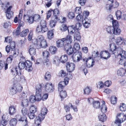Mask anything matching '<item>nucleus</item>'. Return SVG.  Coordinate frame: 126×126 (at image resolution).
I'll use <instances>...</instances> for the list:
<instances>
[{
    "mask_svg": "<svg viewBox=\"0 0 126 126\" xmlns=\"http://www.w3.org/2000/svg\"><path fill=\"white\" fill-rule=\"evenodd\" d=\"M43 84H39L36 87V94H41V88L42 87Z\"/></svg>",
    "mask_w": 126,
    "mask_h": 126,
    "instance_id": "aec40b11",
    "label": "nucleus"
},
{
    "mask_svg": "<svg viewBox=\"0 0 126 126\" xmlns=\"http://www.w3.org/2000/svg\"><path fill=\"white\" fill-rule=\"evenodd\" d=\"M47 109L45 107H43L41 109V113L45 115L47 113Z\"/></svg>",
    "mask_w": 126,
    "mask_h": 126,
    "instance_id": "69168bd1",
    "label": "nucleus"
},
{
    "mask_svg": "<svg viewBox=\"0 0 126 126\" xmlns=\"http://www.w3.org/2000/svg\"><path fill=\"white\" fill-rule=\"evenodd\" d=\"M80 15H78L77 16L76 19L78 21H82V22L83 20V17L82 15L80 16Z\"/></svg>",
    "mask_w": 126,
    "mask_h": 126,
    "instance_id": "bf43d9fd",
    "label": "nucleus"
},
{
    "mask_svg": "<svg viewBox=\"0 0 126 126\" xmlns=\"http://www.w3.org/2000/svg\"><path fill=\"white\" fill-rule=\"evenodd\" d=\"M12 55H9L7 59L6 63H11L12 61L13 58H15L17 56V54L16 51H13L12 52Z\"/></svg>",
    "mask_w": 126,
    "mask_h": 126,
    "instance_id": "9b49d317",
    "label": "nucleus"
},
{
    "mask_svg": "<svg viewBox=\"0 0 126 126\" xmlns=\"http://www.w3.org/2000/svg\"><path fill=\"white\" fill-rule=\"evenodd\" d=\"M54 36V33L53 31L51 30L47 32V37L48 38L50 39H51L53 38Z\"/></svg>",
    "mask_w": 126,
    "mask_h": 126,
    "instance_id": "c03bdc74",
    "label": "nucleus"
},
{
    "mask_svg": "<svg viewBox=\"0 0 126 126\" xmlns=\"http://www.w3.org/2000/svg\"><path fill=\"white\" fill-rule=\"evenodd\" d=\"M17 116V118L19 121L22 122L24 121H25V122L27 121V117L26 116H23L22 117L20 115H18Z\"/></svg>",
    "mask_w": 126,
    "mask_h": 126,
    "instance_id": "e433bc0d",
    "label": "nucleus"
},
{
    "mask_svg": "<svg viewBox=\"0 0 126 126\" xmlns=\"http://www.w3.org/2000/svg\"><path fill=\"white\" fill-rule=\"evenodd\" d=\"M82 22L84 23V27L85 28H87L90 26L91 21V19H89L87 18H85Z\"/></svg>",
    "mask_w": 126,
    "mask_h": 126,
    "instance_id": "dca6fc26",
    "label": "nucleus"
},
{
    "mask_svg": "<svg viewBox=\"0 0 126 126\" xmlns=\"http://www.w3.org/2000/svg\"><path fill=\"white\" fill-rule=\"evenodd\" d=\"M29 32V30L28 29H26L22 32L20 34V35L21 37L25 36L27 35Z\"/></svg>",
    "mask_w": 126,
    "mask_h": 126,
    "instance_id": "37998d69",
    "label": "nucleus"
},
{
    "mask_svg": "<svg viewBox=\"0 0 126 126\" xmlns=\"http://www.w3.org/2000/svg\"><path fill=\"white\" fill-rule=\"evenodd\" d=\"M29 100L32 103H33L36 101L35 96L32 95L29 97Z\"/></svg>",
    "mask_w": 126,
    "mask_h": 126,
    "instance_id": "e2e57ef3",
    "label": "nucleus"
},
{
    "mask_svg": "<svg viewBox=\"0 0 126 126\" xmlns=\"http://www.w3.org/2000/svg\"><path fill=\"white\" fill-rule=\"evenodd\" d=\"M100 103L98 101H94L93 102V106L95 109L99 108L100 107Z\"/></svg>",
    "mask_w": 126,
    "mask_h": 126,
    "instance_id": "c9c22d12",
    "label": "nucleus"
},
{
    "mask_svg": "<svg viewBox=\"0 0 126 126\" xmlns=\"http://www.w3.org/2000/svg\"><path fill=\"white\" fill-rule=\"evenodd\" d=\"M25 62H21L18 64V68L16 67L12 68L11 70V72L14 76H17L18 73L20 75L21 69H24L25 67Z\"/></svg>",
    "mask_w": 126,
    "mask_h": 126,
    "instance_id": "7ed1b4c3",
    "label": "nucleus"
},
{
    "mask_svg": "<svg viewBox=\"0 0 126 126\" xmlns=\"http://www.w3.org/2000/svg\"><path fill=\"white\" fill-rule=\"evenodd\" d=\"M109 46L110 53L118 56L120 55L121 57L120 59H123L126 58V52L121 47H117L114 45L111 44L109 45Z\"/></svg>",
    "mask_w": 126,
    "mask_h": 126,
    "instance_id": "f257e3e1",
    "label": "nucleus"
},
{
    "mask_svg": "<svg viewBox=\"0 0 126 126\" xmlns=\"http://www.w3.org/2000/svg\"><path fill=\"white\" fill-rule=\"evenodd\" d=\"M109 52L110 51H109ZM110 53L105 50L104 51H102L101 52L100 54L101 58H103L107 60L110 57ZM111 54H112L110 53Z\"/></svg>",
    "mask_w": 126,
    "mask_h": 126,
    "instance_id": "9d476101",
    "label": "nucleus"
},
{
    "mask_svg": "<svg viewBox=\"0 0 126 126\" xmlns=\"http://www.w3.org/2000/svg\"><path fill=\"white\" fill-rule=\"evenodd\" d=\"M68 60V58L65 55H64L60 57L59 60L60 62L62 63H65Z\"/></svg>",
    "mask_w": 126,
    "mask_h": 126,
    "instance_id": "2f4dec72",
    "label": "nucleus"
},
{
    "mask_svg": "<svg viewBox=\"0 0 126 126\" xmlns=\"http://www.w3.org/2000/svg\"><path fill=\"white\" fill-rule=\"evenodd\" d=\"M23 116H25L28 114V110L26 108H23L21 110Z\"/></svg>",
    "mask_w": 126,
    "mask_h": 126,
    "instance_id": "13d9d810",
    "label": "nucleus"
},
{
    "mask_svg": "<svg viewBox=\"0 0 126 126\" xmlns=\"http://www.w3.org/2000/svg\"><path fill=\"white\" fill-rule=\"evenodd\" d=\"M66 85L63 81H61L59 83L58 86L59 91H62L65 86Z\"/></svg>",
    "mask_w": 126,
    "mask_h": 126,
    "instance_id": "393cba45",
    "label": "nucleus"
},
{
    "mask_svg": "<svg viewBox=\"0 0 126 126\" xmlns=\"http://www.w3.org/2000/svg\"><path fill=\"white\" fill-rule=\"evenodd\" d=\"M121 32L120 29L118 27L114 28L113 32V34L115 35H119Z\"/></svg>",
    "mask_w": 126,
    "mask_h": 126,
    "instance_id": "4c0bfd02",
    "label": "nucleus"
},
{
    "mask_svg": "<svg viewBox=\"0 0 126 126\" xmlns=\"http://www.w3.org/2000/svg\"><path fill=\"white\" fill-rule=\"evenodd\" d=\"M36 31L38 32H42V33H44L47 31L45 29H43V28L41 27L40 26H39L38 25L36 28Z\"/></svg>",
    "mask_w": 126,
    "mask_h": 126,
    "instance_id": "473e14b6",
    "label": "nucleus"
},
{
    "mask_svg": "<svg viewBox=\"0 0 126 126\" xmlns=\"http://www.w3.org/2000/svg\"><path fill=\"white\" fill-rule=\"evenodd\" d=\"M32 63L29 61L25 62V69L29 72L32 71Z\"/></svg>",
    "mask_w": 126,
    "mask_h": 126,
    "instance_id": "2eb2a0df",
    "label": "nucleus"
},
{
    "mask_svg": "<svg viewBox=\"0 0 126 126\" xmlns=\"http://www.w3.org/2000/svg\"><path fill=\"white\" fill-rule=\"evenodd\" d=\"M80 7H77L75 9V13L80 15L81 13V9Z\"/></svg>",
    "mask_w": 126,
    "mask_h": 126,
    "instance_id": "6e6d98bb",
    "label": "nucleus"
},
{
    "mask_svg": "<svg viewBox=\"0 0 126 126\" xmlns=\"http://www.w3.org/2000/svg\"><path fill=\"white\" fill-rule=\"evenodd\" d=\"M119 64L121 65H123L124 66H126V58H124L123 59H120L118 62Z\"/></svg>",
    "mask_w": 126,
    "mask_h": 126,
    "instance_id": "a19ab883",
    "label": "nucleus"
},
{
    "mask_svg": "<svg viewBox=\"0 0 126 126\" xmlns=\"http://www.w3.org/2000/svg\"><path fill=\"white\" fill-rule=\"evenodd\" d=\"M23 88L22 87L20 84H18L15 87V89H16L17 92H20L22 90Z\"/></svg>",
    "mask_w": 126,
    "mask_h": 126,
    "instance_id": "3c124183",
    "label": "nucleus"
},
{
    "mask_svg": "<svg viewBox=\"0 0 126 126\" xmlns=\"http://www.w3.org/2000/svg\"><path fill=\"white\" fill-rule=\"evenodd\" d=\"M12 8V6H9L7 8L6 10V16L7 18L9 19H10L13 15V13L12 11H11Z\"/></svg>",
    "mask_w": 126,
    "mask_h": 126,
    "instance_id": "ddd939ff",
    "label": "nucleus"
},
{
    "mask_svg": "<svg viewBox=\"0 0 126 126\" xmlns=\"http://www.w3.org/2000/svg\"><path fill=\"white\" fill-rule=\"evenodd\" d=\"M72 41V37L70 35H68L66 37L57 41L56 46L58 47H63L64 49L65 45H67L69 43H71Z\"/></svg>",
    "mask_w": 126,
    "mask_h": 126,
    "instance_id": "f03ea898",
    "label": "nucleus"
},
{
    "mask_svg": "<svg viewBox=\"0 0 126 126\" xmlns=\"http://www.w3.org/2000/svg\"><path fill=\"white\" fill-rule=\"evenodd\" d=\"M58 20V19H57L56 18H55V19H52L50 21L49 25L52 28L54 27L56 25L57 21Z\"/></svg>",
    "mask_w": 126,
    "mask_h": 126,
    "instance_id": "cd10ccee",
    "label": "nucleus"
},
{
    "mask_svg": "<svg viewBox=\"0 0 126 126\" xmlns=\"http://www.w3.org/2000/svg\"><path fill=\"white\" fill-rule=\"evenodd\" d=\"M117 98L115 96H111L110 98V101L111 104H114L116 103Z\"/></svg>",
    "mask_w": 126,
    "mask_h": 126,
    "instance_id": "5fc2aeb1",
    "label": "nucleus"
},
{
    "mask_svg": "<svg viewBox=\"0 0 126 126\" xmlns=\"http://www.w3.org/2000/svg\"><path fill=\"white\" fill-rule=\"evenodd\" d=\"M51 75L50 73L49 72H47L45 75V79L46 80H48L50 79Z\"/></svg>",
    "mask_w": 126,
    "mask_h": 126,
    "instance_id": "79ce46f5",
    "label": "nucleus"
},
{
    "mask_svg": "<svg viewBox=\"0 0 126 126\" xmlns=\"http://www.w3.org/2000/svg\"><path fill=\"white\" fill-rule=\"evenodd\" d=\"M66 64L67 69L68 72H71L74 70L75 66L74 63H70L68 62Z\"/></svg>",
    "mask_w": 126,
    "mask_h": 126,
    "instance_id": "f8f14e48",
    "label": "nucleus"
},
{
    "mask_svg": "<svg viewBox=\"0 0 126 126\" xmlns=\"http://www.w3.org/2000/svg\"><path fill=\"white\" fill-rule=\"evenodd\" d=\"M98 118L99 120L102 122H104V121L106 120L107 119L106 115L103 113H102V114H100L99 115Z\"/></svg>",
    "mask_w": 126,
    "mask_h": 126,
    "instance_id": "c756f323",
    "label": "nucleus"
},
{
    "mask_svg": "<svg viewBox=\"0 0 126 126\" xmlns=\"http://www.w3.org/2000/svg\"><path fill=\"white\" fill-rule=\"evenodd\" d=\"M17 121L15 118H13L10 121V124L11 126H15L16 125Z\"/></svg>",
    "mask_w": 126,
    "mask_h": 126,
    "instance_id": "09e8293b",
    "label": "nucleus"
},
{
    "mask_svg": "<svg viewBox=\"0 0 126 126\" xmlns=\"http://www.w3.org/2000/svg\"><path fill=\"white\" fill-rule=\"evenodd\" d=\"M117 72L118 75L121 76H123L124 75L125 71L123 68L120 69L118 70Z\"/></svg>",
    "mask_w": 126,
    "mask_h": 126,
    "instance_id": "de8ad7c7",
    "label": "nucleus"
},
{
    "mask_svg": "<svg viewBox=\"0 0 126 126\" xmlns=\"http://www.w3.org/2000/svg\"><path fill=\"white\" fill-rule=\"evenodd\" d=\"M29 103L28 100L24 99L22 100L21 105L23 107H27Z\"/></svg>",
    "mask_w": 126,
    "mask_h": 126,
    "instance_id": "a18cd8bd",
    "label": "nucleus"
},
{
    "mask_svg": "<svg viewBox=\"0 0 126 126\" xmlns=\"http://www.w3.org/2000/svg\"><path fill=\"white\" fill-rule=\"evenodd\" d=\"M82 53L81 52H75L72 57L73 62L75 63L78 62L83 58L82 57Z\"/></svg>",
    "mask_w": 126,
    "mask_h": 126,
    "instance_id": "20e7f679",
    "label": "nucleus"
},
{
    "mask_svg": "<svg viewBox=\"0 0 126 126\" xmlns=\"http://www.w3.org/2000/svg\"><path fill=\"white\" fill-rule=\"evenodd\" d=\"M42 55L44 57L43 63L44 64L47 65L49 63L48 58L49 56V53L48 51H45L43 52Z\"/></svg>",
    "mask_w": 126,
    "mask_h": 126,
    "instance_id": "0eeeda50",
    "label": "nucleus"
},
{
    "mask_svg": "<svg viewBox=\"0 0 126 126\" xmlns=\"http://www.w3.org/2000/svg\"><path fill=\"white\" fill-rule=\"evenodd\" d=\"M40 26L45 29L47 31V28L46 26L47 24L46 21L44 20H42L40 22Z\"/></svg>",
    "mask_w": 126,
    "mask_h": 126,
    "instance_id": "c85d7f7f",
    "label": "nucleus"
},
{
    "mask_svg": "<svg viewBox=\"0 0 126 126\" xmlns=\"http://www.w3.org/2000/svg\"><path fill=\"white\" fill-rule=\"evenodd\" d=\"M24 19H26L30 24L32 23L34 20L33 17L29 16L27 14L24 15Z\"/></svg>",
    "mask_w": 126,
    "mask_h": 126,
    "instance_id": "4be33fe9",
    "label": "nucleus"
},
{
    "mask_svg": "<svg viewBox=\"0 0 126 126\" xmlns=\"http://www.w3.org/2000/svg\"><path fill=\"white\" fill-rule=\"evenodd\" d=\"M16 112V107L13 105L9 107V113L10 115H13Z\"/></svg>",
    "mask_w": 126,
    "mask_h": 126,
    "instance_id": "6ab92c4d",
    "label": "nucleus"
},
{
    "mask_svg": "<svg viewBox=\"0 0 126 126\" xmlns=\"http://www.w3.org/2000/svg\"><path fill=\"white\" fill-rule=\"evenodd\" d=\"M52 12L53 15L52 17V19H55V18L57 19H58V16L59 14V10L58 9H55L53 10Z\"/></svg>",
    "mask_w": 126,
    "mask_h": 126,
    "instance_id": "f3484780",
    "label": "nucleus"
},
{
    "mask_svg": "<svg viewBox=\"0 0 126 126\" xmlns=\"http://www.w3.org/2000/svg\"><path fill=\"white\" fill-rule=\"evenodd\" d=\"M74 38L77 41L79 40L81 38L80 33L78 31L76 32L74 36Z\"/></svg>",
    "mask_w": 126,
    "mask_h": 126,
    "instance_id": "ea45409f",
    "label": "nucleus"
},
{
    "mask_svg": "<svg viewBox=\"0 0 126 126\" xmlns=\"http://www.w3.org/2000/svg\"><path fill=\"white\" fill-rule=\"evenodd\" d=\"M35 113L30 112L28 113V116L30 119H33L35 117V116L34 114Z\"/></svg>",
    "mask_w": 126,
    "mask_h": 126,
    "instance_id": "052dcab7",
    "label": "nucleus"
},
{
    "mask_svg": "<svg viewBox=\"0 0 126 126\" xmlns=\"http://www.w3.org/2000/svg\"><path fill=\"white\" fill-rule=\"evenodd\" d=\"M60 28V30L62 31H66L67 29L68 30V27L65 24H63Z\"/></svg>",
    "mask_w": 126,
    "mask_h": 126,
    "instance_id": "0e129e2a",
    "label": "nucleus"
},
{
    "mask_svg": "<svg viewBox=\"0 0 126 126\" xmlns=\"http://www.w3.org/2000/svg\"><path fill=\"white\" fill-rule=\"evenodd\" d=\"M117 119L115 120V123H121L126 119V117L124 114L122 113H118L116 116Z\"/></svg>",
    "mask_w": 126,
    "mask_h": 126,
    "instance_id": "423d86ee",
    "label": "nucleus"
},
{
    "mask_svg": "<svg viewBox=\"0 0 126 126\" xmlns=\"http://www.w3.org/2000/svg\"><path fill=\"white\" fill-rule=\"evenodd\" d=\"M120 109L121 111H125L126 110V105L124 104L123 103L120 107Z\"/></svg>",
    "mask_w": 126,
    "mask_h": 126,
    "instance_id": "680f3d73",
    "label": "nucleus"
},
{
    "mask_svg": "<svg viewBox=\"0 0 126 126\" xmlns=\"http://www.w3.org/2000/svg\"><path fill=\"white\" fill-rule=\"evenodd\" d=\"M45 115L42 114H39L38 116H37L35 119V124L41 122L45 118Z\"/></svg>",
    "mask_w": 126,
    "mask_h": 126,
    "instance_id": "4468645a",
    "label": "nucleus"
},
{
    "mask_svg": "<svg viewBox=\"0 0 126 126\" xmlns=\"http://www.w3.org/2000/svg\"><path fill=\"white\" fill-rule=\"evenodd\" d=\"M122 12L119 10H118L116 12V15L118 20H119L121 19L122 16Z\"/></svg>",
    "mask_w": 126,
    "mask_h": 126,
    "instance_id": "8fccbe9b",
    "label": "nucleus"
},
{
    "mask_svg": "<svg viewBox=\"0 0 126 126\" xmlns=\"http://www.w3.org/2000/svg\"><path fill=\"white\" fill-rule=\"evenodd\" d=\"M114 27L112 26L108 27L106 28V30L108 33L113 34Z\"/></svg>",
    "mask_w": 126,
    "mask_h": 126,
    "instance_id": "f704fd0d",
    "label": "nucleus"
},
{
    "mask_svg": "<svg viewBox=\"0 0 126 126\" xmlns=\"http://www.w3.org/2000/svg\"><path fill=\"white\" fill-rule=\"evenodd\" d=\"M74 48L75 50H76L75 52H77V51L78 50L80 49V46L79 44L77 43H75L74 45Z\"/></svg>",
    "mask_w": 126,
    "mask_h": 126,
    "instance_id": "4d7b16f0",
    "label": "nucleus"
},
{
    "mask_svg": "<svg viewBox=\"0 0 126 126\" xmlns=\"http://www.w3.org/2000/svg\"><path fill=\"white\" fill-rule=\"evenodd\" d=\"M76 29V28L74 25H72L68 27V32L71 34H73L75 32Z\"/></svg>",
    "mask_w": 126,
    "mask_h": 126,
    "instance_id": "5701e85b",
    "label": "nucleus"
},
{
    "mask_svg": "<svg viewBox=\"0 0 126 126\" xmlns=\"http://www.w3.org/2000/svg\"><path fill=\"white\" fill-rule=\"evenodd\" d=\"M83 61L85 62L87 67L90 68L93 66L94 65V60L91 57H90L87 58L86 57L83 59Z\"/></svg>",
    "mask_w": 126,
    "mask_h": 126,
    "instance_id": "39448f33",
    "label": "nucleus"
},
{
    "mask_svg": "<svg viewBox=\"0 0 126 126\" xmlns=\"http://www.w3.org/2000/svg\"><path fill=\"white\" fill-rule=\"evenodd\" d=\"M9 46L10 47V49H12V52L13 51H15L14 49L15 47V42L14 41H11L9 43Z\"/></svg>",
    "mask_w": 126,
    "mask_h": 126,
    "instance_id": "49530a36",
    "label": "nucleus"
},
{
    "mask_svg": "<svg viewBox=\"0 0 126 126\" xmlns=\"http://www.w3.org/2000/svg\"><path fill=\"white\" fill-rule=\"evenodd\" d=\"M45 40L44 37L42 35H40L38 36L37 39L34 40H35V42L34 44L35 45H37L41 42Z\"/></svg>",
    "mask_w": 126,
    "mask_h": 126,
    "instance_id": "412c9836",
    "label": "nucleus"
},
{
    "mask_svg": "<svg viewBox=\"0 0 126 126\" xmlns=\"http://www.w3.org/2000/svg\"><path fill=\"white\" fill-rule=\"evenodd\" d=\"M100 108L101 111L102 113H106L107 112V108L105 105V102H103V103L101 106Z\"/></svg>",
    "mask_w": 126,
    "mask_h": 126,
    "instance_id": "b1692460",
    "label": "nucleus"
},
{
    "mask_svg": "<svg viewBox=\"0 0 126 126\" xmlns=\"http://www.w3.org/2000/svg\"><path fill=\"white\" fill-rule=\"evenodd\" d=\"M29 52L31 55H34L36 54V49L33 47L30 46L29 48Z\"/></svg>",
    "mask_w": 126,
    "mask_h": 126,
    "instance_id": "bb28decb",
    "label": "nucleus"
},
{
    "mask_svg": "<svg viewBox=\"0 0 126 126\" xmlns=\"http://www.w3.org/2000/svg\"><path fill=\"white\" fill-rule=\"evenodd\" d=\"M57 48L55 46H51L49 47V50L50 52L52 54H55L57 51Z\"/></svg>",
    "mask_w": 126,
    "mask_h": 126,
    "instance_id": "72a5a7b5",
    "label": "nucleus"
},
{
    "mask_svg": "<svg viewBox=\"0 0 126 126\" xmlns=\"http://www.w3.org/2000/svg\"><path fill=\"white\" fill-rule=\"evenodd\" d=\"M30 111L31 112H35L37 111V108L36 106L32 105L30 107Z\"/></svg>",
    "mask_w": 126,
    "mask_h": 126,
    "instance_id": "603ef678",
    "label": "nucleus"
},
{
    "mask_svg": "<svg viewBox=\"0 0 126 126\" xmlns=\"http://www.w3.org/2000/svg\"><path fill=\"white\" fill-rule=\"evenodd\" d=\"M37 45L40 46L42 48H45L46 47H47V44L46 41V40H43V41L41 42L38 44Z\"/></svg>",
    "mask_w": 126,
    "mask_h": 126,
    "instance_id": "7c9ffc66",
    "label": "nucleus"
},
{
    "mask_svg": "<svg viewBox=\"0 0 126 126\" xmlns=\"http://www.w3.org/2000/svg\"><path fill=\"white\" fill-rule=\"evenodd\" d=\"M45 91L49 93L53 92L54 89V87L52 85L51 83H47L44 86Z\"/></svg>",
    "mask_w": 126,
    "mask_h": 126,
    "instance_id": "6e6552de",
    "label": "nucleus"
},
{
    "mask_svg": "<svg viewBox=\"0 0 126 126\" xmlns=\"http://www.w3.org/2000/svg\"><path fill=\"white\" fill-rule=\"evenodd\" d=\"M113 27L114 28L118 27L119 24L118 21L115 20H114L112 21Z\"/></svg>",
    "mask_w": 126,
    "mask_h": 126,
    "instance_id": "338daca9",
    "label": "nucleus"
},
{
    "mask_svg": "<svg viewBox=\"0 0 126 126\" xmlns=\"http://www.w3.org/2000/svg\"><path fill=\"white\" fill-rule=\"evenodd\" d=\"M60 92V94L61 98H65L67 96V93L65 91H63V90L62 91H59Z\"/></svg>",
    "mask_w": 126,
    "mask_h": 126,
    "instance_id": "58836bf2",
    "label": "nucleus"
},
{
    "mask_svg": "<svg viewBox=\"0 0 126 126\" xmlns=\"http://www.w3.org/2000/svg\"><path fill=\"white\" fill-rule=\"evenodd\" d=\"M17 75L19 76L18 78V79L21 82H23L25 81V79L24 77L21 75V73L20 75L19 74V73H18V74H17Z\"/></svg>",
    "mask_w": 126,
    "mask_h": 126,
    "instance_id": "864d4df0",
    "label": "nucleus"
},
{
    "mask_svg": "<svg viewBox=\"0 0 126 126\" xmlns=\"http://www.w3.org/2000/svg\"><path fill=\"white\" fill-rule=\"evenodd\" d=\"M84 94L86 95H88L91 92V88L89 87H87L84 89Z\"/></svg>",
    "mask_w": 126,
    "mask_h": 126,
    "instance_id": "a878e982",
    "label": "nucleus"
},
{
    "mask_svg": "<svg viewBox=\"0 0 126 126\" xmlns=\"http://www.w3.org/2000/svg\"><path fill=\"white\" fill-rule=\"evenodd\" d=\"M33 17L34 20L35 21H38L40 19V16L38 15H35Z\"/></svg>",
    "mask_w": 126,
    "mask_h": 126,
    "instance_id": "774afa93",
    "label": "nucleus"
},
{
    "mask_svg": "<svg viewBox=\"0 0 126 126\" xmlns=\"http://www.w3.org/2000/svg\"><path fill=\"white\" fill-rule=\"evenodd\" d=\"M71 43H69L67 45H65V46L64 49L67 54L69 55L72 54L74 52V50L72 47Z\"/></svg>",
    "mask_w": 126,
    "mask_h": 126,
    "instance_id": "1a4fd4ad",
    "label": "nucleus"
},
{
    "mask_svg": "<svg viewBox=\"0 0 126 126\" xmlns=\"http://www.w3.org/2000/svg\"><path fill=\"white\" fill-rule=\"evenodd\" d=\"M116 42L117 45H121L125 44V41L124 39L121 37H117L116 40Z\"/></svg>",
    "mask_w": 126,
    "mask_h": 126,
    "instance_id": "a211bd4d",
    "label": "nucleus"
}]
</instances>
